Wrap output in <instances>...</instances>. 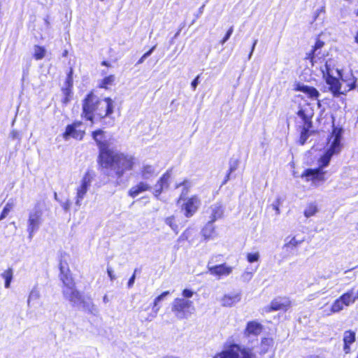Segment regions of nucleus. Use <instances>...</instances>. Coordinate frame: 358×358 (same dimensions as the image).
I'll use <instances>...</instances> for the list:
<instances>
[{
  "instance_id": "obj_3",
  "label": "nucleus",
  "mask_w": 358,
  "mask_h": 358,
  "mask_svg": "<svg viewBox=\"0 0 358 358\" xmlns=\"http://www.w3.org/2000/svg\"><path fill=\"white\" fill-rule=\"evenodd\" d=\"M343 133V130L341 127L333 124L331 131L327 138V148L324 153L320 157L322 162V166H328L332 157L339 155L341 152L343 148L342 143Z\"/></svg>"
},
{
  "instance_id": "obj_12",
  "label": "nucleus",
  "mask_w": 358,
  "mask_h": 358,
  "mask_svg": "<svg viewBox=\"0 0 358 358\" xmlns=\"http://www.w3.org/2000/svg\"><path fill=\"white\" fill-rule=\"evenodd\" d=\"M41 217L42 211L41 210H36L29 213L27 231L30 238H32L34 233L38 229L41 222Z\"/></svg>"
},
{
  "instance_id": "obj_62",
  "label": "nucleus",
  "mask_w": 358,
  "mask_h": 358,
  "mask_svg": "<svg viewBox=\"0 0 358 358\" xmlns=\"http://www.w3.org/2000/svg\"><path fill=\"white\" fill-rule=\"evenodd\" d=\"M31 297H32V294H31V295L29 296V300H28V302H29V301H30V299H31Z\"/></svg>"
},
{
  "instance_id": "obj_7",
  "label": "nucleus",
  "mask_w": 358,
  "mask_h": 358,
  "mask_svg": "<svg viewBox=\"0 0 358 358\" xmlns=\"http://www.w3.org/2000/svg\"><path fill=\"white\" fill-rule=\"evenodd\" d=\"M318 166L314 169H306L301 174V177L306 182H311L313 184L323 182L326 180V171L323 169L327 166H322L320 158L318 159Z\"/></svg>"
},
{
  "instance_id": "obj_44",
  "label": "nucleus",
  "mask_w": 358,
  "mask_h": 358,
  "mask_svg": "<svg viewBox=\"0 0 358 358\" xmlns=\"http://www.w3.org/2000/svg\"><path fill=\"white\" fill-rule=\"evenodd\" d=\"M272 344V339L268 338H263L261 341V345L265 346H270Z\"/></svg>"
},
{
  "instance_id": "obj_21",
  "label": "nucleus",
  "mask_w": 358,
  "mask_h": 358,
  "mask_svg": "<svg viewBox=\"0 0 358 358\" xmlns=\"http://www.w3.org/2000/svg\"><path fill=\"white\" fill-rule=\"evenodd\" d=\"M263 330V326L258 322L249 321L245 326L243 331L244 336L245 337H250V336H258L261 334Z\"/></svg>"
},
{
  "instance_id": "obj_49",
  "label": "nucleus",
  "mask_w": 358,
  "mask_h": 358,
  "mask_svg": "<svg viewBox=\"0 0 358 358\" xmlns=\"http://www.w3.org/2000/svg\"><path fill=\"white\" fill-rule=\"evenodd\" d=\"M70 206H71V202H69V201H66L65 203H64L62 204V207H63V208H64L65 210H69Z\"/></svg>"
},
{
  "instance_id": "obj_22",
  "label": "nucleus",
  "mask_w": 358,
  "mask_h": 358,
  "mask_svg": "<svg viewBox=\"0 0 358 358\" xmlns=\"http://www.w3.org/2000/svg\"><path fill=\"white\" fill-rule=\"evenodd\" d=\"M292 303L291 301L287 299L284 302H280L277 299H273L269 306L267 307V312H273L277 310H284L287 311L291 307Z\"/></svg>"
},
{
  "instance_id": "obj_11",
  "label": "nucleus",
  "mask_w": 358,
  "mask_h": 358,
  "mask_svg": "<svg viewBox=\"0 0 358 358\" xmlns=\"http://www.w3.org/2000/svg\"><path fill=\"white\" fill-rule=\"evenodd\" d=\"M201 201L197 195H192L187 199L182 205V210L186 217H192L198 210Z\"/></svg>"
},
{
  "instance_id": "obj_31",
  "label": "nucleus",
  "mask_w": 358,
  "mask_h": 358,
  "mask_svg": "<svg viewBox=\"0 0 358 358\" xmlns=\"http://www.w3.org/2000/svg\"><path fill=\"white\" fill-rule=\"evenodd\" d=\"M195 236L194 234V229L189 227H187L178 237L177 241L178 243L187 241L192 242L194 240Z\"/></svg>"
},
{
  "instance_id": "obj_28",
  "label": "nucleus",
  "mask_w": 358,
  "mask_h": 358,
  "mask_svg": "<svg viewBox=\"0 0 358 358\" xmlns=\"http://www.w3.org/2000/svg\"><path fill=\"white\" fill-rule=\"evenodd\" d=\"M115 79L116 78L114 74L108 75L99 82L97 88L109 90L110 87L115 85Z\"/></svg>"
},
{
  "instance_id": "obj_30",
  "label": "nucleus",
  "mask_w": 358,
  "mask_h": 358,
  "mask_svg": "<svg viewBox=\"0 0 358 358\" xmlns=\"http://www.w3.org/2000/svg\"><path fill=\"white\" fill-rule=\"evenodd\" d=\"M239 294H225L221 299L222 305L226 307H231L240 301Z\"/></svg>"
},
{
  "instance_id": "obj_20",
  "label": "nucleus",
  "mask_w": 358,
  "mask_h": 358,
  "mask_svg": "<svg viewBox=\"0 0 358 358\" xmlns=\"http://www.w3.org/2000/svg\"><path fill=\"white\" fill-rule=\"evenodd\" d=\"M326 83L334 96H338L343 94L341 91L342 84L338 78L328 73L326 76Z\"/></svg>"
},
{
  "instance_id": "obj_46",
  "label": "nucleus",
  "mask_w": 358,
  "mask_h": 358,
  "mask_svg": "<svg viewBox=\"0 0 358 358\" xmlns=\"http://www.w3.org/2000/svg\"><path fill=\"white\" fill-rule=\"evenodd\" d=\"M199 75L197 76L191 83L192 87L194 90H195L197 87V85L199 83Z\"/></svg>"
},
{
  "instance_id": "obj_36",
  "label": "nucleus",
  "mask_w": 358,
  "mask_h": 358,
  "mask_svg": "<svg viewBox=\"0 0 358 358\" xmlns=\"http://www.w3.org/2000/svg\"><path fill=\"white\" fill-rule=\"evenodd\" d=\"M155 171L151 165H145L141 171V176L143 178L147 179L150 176L154 175Z\"/></svg>"
},
{
  "instance_id": "obj_8",
  "label": "nucleus",
  "mask_w": 358,
  "mask_h": 358,
  "mask_svg": "<svg viewBox=\"0 0 358 358\" xmlns=\"http://www.w3.org/2000/svg\"><path fill=\"white\" fill-rule=\"evenodd\" d=\"M83 122L75 120L66 126L62 136L64 140L68 141L71 138L76 141H82L85 136V130L82 128Z\"/></svg>"
},
{
  "instance_id": "obj_17",
  "label": "nucleus",
  "mask_w": 358,
  "mask_h": 358,
  "mask_svg": "<svg viewBox=\"0 0 358 358\" xmlns=\"http://www.w3.org/2000/svg\"><path fill=\"white\" fill-rule=\"evenodd\" d=\"M294 90L295 92H301L304 93L308 99L312 100H318L320 95L319 91L315 87L305 85L300 83L294 84Z\"/></svg>"
},
{
  "instance_id": "obj_50",
  "label": "nucleus",
  "mask_w": 358,
  "mask_h": 358,
  "mask_svg": "<svg viewBox=\"0 0 358 358\" xmlns=\"http://www.w3.org/2000/svg\"><path fill=\"white\" fill-rule=\"evenodd\" d=\"M231 174V173H230L229 172L227 171V173L226 174L224 180L222 182V185H224L228 182V180L230 179Z\"/></svg>"
},
{
  "instance_id": "obj_37",
  "label": "nucleus",
  "mask_w": 358,
  "mask_h": 358,
  "mask_svg": "<svg viewBox=\"0 0 358 358\" xmlns=\"http://www.w3.org/2000/svg\"><path fill=\"white\" fill-rule=\"evenodd\" d=\"M317 212V206L314 203H310L308 204L306 208L305 209L303 213L305 217H310L316 214Z\"/></svg>"
},
{
  "instance_id": "obj_4",
  "label": "nucleus",
  "mask_w": 358,
  "mask_h": 358,
  "mask_svg": "<svg viewBox=\"0 0 358 358\" xmlns=\"http://www.w3.org/2000/svg\"><path fill=\"white\" fill-rule=\"evenodd\" d=\"M296 114L302 121L300 141L301 144H304L310 134V129L313 127L314 110L309 104H307L306 107L300 108Z\"/></svg>"
},
{
  "instance_id": "obj_13",
  "label": "nucleus",
  "mask_w": 358,
  "mask_h": 358,
  "mask_svg": "<svg viewBox=\"0 0 358 358\" xmlns=\"http://www.w3.org/2000/svg\"><path fill=\"white\" fill-rule=\"evenodd\" d=\"M324 42L317 38L311 50L306 54L305 59L308 60L311 66H314L317 59H321L324 54L321 52V49L324 47Z\"/></svg>"
},
{
  "instance_id": "obj_64",
  "label": "nucleus",
  "mask_w": 358,
  "mask_h": 358,
  "mask_svg": "<svg viewBox=\"0 0 358 358\" xmlns=\"http://www.w3.org/2000/svg\"><path fill=\"white\" fill-rule=\"evenodd\" d=\"M357 229H358V222H357Z\"/></svg>"
},
{
  "instance_id": "obj_58",
  "label": "nucleus",
  "mask_w": 358,
  "mask_h": 358,
  "mask_svg": "<svg viewBox=\"0 0 358 358\" xmlns=\"http://www.w3.org/2000/svg\"><path fill=\"white\" fill-rule=\"evenodd\" d=\"M68 54H69L68 50H64V52H62V57H67Z\"/></svg>"
},
{
  "instance_id": "obj_53",
  "label": "nucleus",
  "mask_w": 358,
  "mask_h": 358,
  "mask_svg": "<svg viewBox=\"0 0 358 358\" xmlns=\"http://www.w3.org/2000/svg\"><path fill=\"white\" fill-rule=\"evenodd\" d=\"M11 136L13 138H18V134L17 132L15 131H13L11 132Z\"/></svg>"
},
{
  "instance_id": "obj_54",
  "label": "nucleus",
  "mask_w": 358,
  "mask_h": 358,
  "mask_svg": "<svg viewBox=\"0 0 358 358\" xmlns=\"http://www.w3.org/2000/svg\"><path fill=\"white\" fill-rule=\"evenodd\" d=\"M303 358H321V357L319 355H310L306 356Z\"/></svg>"
},
{
  "instance_id": "obj_55",
  "label": "nucleus",
  "mask_w": 358,
  "mask_h": 358,
  "mask_svg": "<svg viewBox=\"0 0 358 358\" xmlns=\"http://www.w3.org/2000/svg\"><path fill=\"white\" fill-rule=\"evenodd\" d=\"M145 58L146 57H144V55H143L141 56V57L138 59V61L137 62V64H140L143 63Z\"/></svg>"
},
{
  "instance_id": "obj_56",
  "label": "nucleus",
  "mask_w": 358,
  "mask_h": 358,
  "mask_svg": "<svg viewBox=\"0 0 358 358\" xmlns=\"http://www.w3.org/2000/svg\"><path fill=\"white\" fill-rule=\"evenodd\" d=\"M252 273L249 272H245L243 273V276H248L250 278L252 277Z\"/></svg>"
},
{
  "instance_id": "obj_38",
  "label": "nucleus",
  "mask_w": 358,
  "mask_h": 358,
  "mask_svg": "<svg viewBox=\"0 0 358 358\" xmlns=\"http://www.w3.org/2000/svg\"><path fill=\"white\" fill-rule=\"evenodd\" d=\"M45 49L43 46L35 45L34 47V53L33 57L36 60H40L45 57Z\"/></svg>"
},
{
  "instance_id": "obj_33",
  "label": "nucleus",
  "mask_w": 358,
  "mask_h": 358,
  "mask_svg": "<svg viewBox=\"0 0 358 358\" xmlns=\"http://www.w3.org/2000/svg\"><path fill=\"white\" fill-rule=\"evenodd\" d=\"M62 92L63 93L64 97L62 99V103L67 104L70 102L72 97L73 94V87H64L62 88Z\"/></svg>"
},
{
  "instance_id": "obj_18",
  "label": "nucleus",
  "mask_w": 358,
  "mask_h": 358,
  "mask_svg": "<svg viewBox=\"0 0 358 358\" xmlns=\"http://www.w3.org/2000/svg\"><path fill=\"white\" fill-rule=\"evenodd\" d=\"M303 238L297 239L296 236H288L285 238L282 248L288 254L294 255L296 252L297 248L303 243Z\"/></svg>"
},
{
  "instance_id": "obj_42",
  "label": "nucleus",
  "mask_w": 358,
  "mask_h": 358,
  "mask_svg": "<svg viewBox=\"0 0 358 358\" xmlns=\"http://www.w3.org/2000/svg\"><path fill=\"white\" fill-rule=\"evenodd\" d=\"M234 31V27L231 26L228 30L227 31V33L225 34L224 36L222 38V39L220 41L221 44H224L231 36Z\"/></svg>"
},
{
  "instance_id": "obj_15",
  "label": "nucleus",
  "mask_w": 358,
  "mask_h": 358,
  "mask_svg": "<svg viewBox=\"0 0 358 358\" xmlns=\"http://www.w3.org/2000/svg\"><path fill=\"white\" fill-rule=\"evenodd\" d=\"M65 288L63 290V294L73 303H84V299L81 293L76 289V284L73 281V285H63Z\"/></svg>"
},
{
  "instance_id": "obj_16",
  "label": "nucleus",
  "mask_w": 358,
  "mask_h": 358,
  "mask_svg": "<svg viewBox=\"0 0 358 358\" xmlns=\"http://www.w3.org/2000/svg\"><path fill=\"white\" fill-rule=\"evenodd\" d=\"M93 179V173L90 171H87L85 172L84 176L82 178L81 184L80 187L77 189L76 192V199L77 203L79 202V200L83 199L85 196V194L87 192V189L90 185L92 180Z\"/></svg>"
},
{
  "instance_id": "obj_45",
  "label": "nucleus",
  "mask_w": 358,
  "mask_h": 358,
  "mask_svg": "<svg viewBox=\"0 0 358 358\" xmlns=\"http://www.w3.org/2000/svg\"><path fill=\"white\" fill-rule=\"evenodd\" d=\"M237 168H238V162L237 161H234L233 162V164H230L229 169L228 170V172L231 173L232 172L236 171L237 169Z\"/></svg>"
},
{
  "instance_id": "obj_41",
  "label": "nucleus",
  "mask_w": 358,
  "mask_h": 358,
  "mask_svg": "<svg viewBox=\"0 0 358 358\" xmlns=\"http://www.w3.org/2000/svg\"><path fill=\"white\" fill-rule=\"evenodd\" d=\"M259 259V255L258 252L248 253L246 255V259L250 263L257 262Z\"/></svg>"
},
{
  "instance_id": "obj_39",
  "label": "nucleus",
  "mask_w": 358,
  "mask_h": 358,
  "mask_svg": "<svg viewBox=\"0 0 358 358\" xmlns=\"http://www.w3.org/2000/svg\"><path fill=\"white\" fill-rule=\"evenodd\" d=\"M14 203L13 201H8L3 207L1 213H0V221L6 218L9 213L13 210Z\"/></svg>"
},
{
  "instance_id": "obj_63",
  "label": "nucleus",
  "mask_w": 358,
  "mask_h": 358,
  "mask_svg": "<svg viewBox=\"0 0 358 358\" xmlns=\"http://www.w3.org/2000/svg\"><path fill=\"white\" fill-rule=\"evenodd\" d=\"M269 358H273V356H271Z\"/></svg>"
},
{
  "instance_id": "obj_52",
  "label": "nucleus",
  "mask_w": 358,
  "mask_h": 358,
  "mask_svg": "<svg viewBox=\"0 0 358 358\" xmlns=\"http://www.w3.org/2000/svg\"><path fill=\"white\" fill-rule=\"evenodd\" d=\"M257 43V39L254 40V41H253V43H252V45L251 51H250V55L252 53V52H253V50H254V49H255V45H256Z\"/></svg>"
},
{
  "instance_id": "obj_32",
  "label": "nucleus",
  "mask_w": 358,
  "mask_h": 358,
  "mask_svg": "<svg viewBox=\"0 0 358 358\" xmlns=\"http://www.w3.org/2000/svg\"><path fill=\"white\" fill-rule=\"evenodd\" d=\"M165 223L176 234H178L180 231V227L174 215H171L165 218Z\"/></svg>"
},
{
  "instance_id": "obj_10",
  "label": "nucleus",
  "mask_w": 358,
  "mask_h": 358,
  "mask_svg": "<svg viewBox=\"0 0 358 358\" xmlns=\"http://www.w3.org/2000/svg\"><path fill=\"white\" fill-rule=\"evenodd\" d=\"M210 262L208 263V272L217 279L227 277L233 272L234 268L227 265L226 263L212 266L210 265Z\"/></svg>"
},
{
  "instance_id": "obj_51",
  "label": "nucleus",
  "mask_w": 358,
  "mask_h": 358,
  "mask_svg": "<svg viewBox=\"0 0 358 358\" xmlns=\"http://www.w3.org/2000/svg\"><path fill=\"white\" fill-rule=\"evenodd\" d=\"M101 64V66H106V67H108V68H110L111 66L110 63L109 62H108V61H106V60L102 61Z\"/></svg>"
},
{
  "instance_id": "obj_1",
  "label": "nucleus",
  "mask_w": 358,
  "mask_h": 358,
  "mask_svg": "<svg viewBox=\"0 0 358 358\" xmlns=\"http://www.w3.org/2000/svg\"><path fill=\"white\" fill-rule=\"evenodd\" d=\"M97 164L100 169L113 171L117 178L134 169L135 159L133 156L115 151L110 145L99 149Z\"/></svg>"
},
{
  "instance_id": "obj_5",
  "label": "nucleus",
  "mask_w": 358,
  "mask_h": 358,
  "mask_svg": "<svg viewBox=\"0 0 358 358\" xmlns=\"http://www.w3.org/2000/svg\"><path fill=\"white\" fill-rule=\"evenodd\" d=\"M213 358H255L251 348L241 347L236 343H230L223 350L215 354Z\"/></svg>"
},
{
  "instance_id": "obj_2",
  "label": "nucleus",
  "mask_w": 358,
  "mask_h": 358,
  "mask_svg": "<svg viewBox=\"0 0 358 358\" xmlns=\"http://www.w3.org/2000/svg\"><path fill=\"white\" fill-rule=\"evenodd\" d=\"M83 120L94 122V119L103 120L109 117L114 112V101L108 96L100 98L94 90H90L82 100Z\"/></svg>"
},
{
  "instance_id": "obj_60",
  "label": "nucleus",
  "mask_w": 358,
  "mask_h": 358,
  "mask_svg": "<svg viewBox=\"0 0 358 358\" xmlns=\"http://www.w3.org/2000/svg\"><path fill=\"white\" fill-rule=\"evenodd\" d=\"M274 208L278 211V213H279V209L278 206H275Z\"/></svg>"
},
{
  "instance_id": "obj_59",
  "label": "nucleus",
  "mask_w": 358,
  "mask_h": 358,
  "mask_svg": "<svg viewBox=\"0 0 358 358\" xmlns=\"http://www.w3.org/2000/svg\"><path fill=\"white\" fill-rule=\"evenodd\" d=\"M185 181H183L182 182H180V184L177 185L176 186V188H178V187H179L180 186L185 185Z\"/></svg>"
},
{
  "instance_id": "obj_9",
  "label": "nucleus",
  "mask_w": 358,
  "mask_h": 358,
  "mask_svg": "<svg viewBox=\"0 0 358 358\" xmlns=\"http://www.w3.org/2000/svg\"><path fill=\"white\" fill-rule=\"evenodd\" d=\"M352 298L347 292L342 294L338 298L335 299L331 305L329 313L327 315L338 313L342 311L345 307H348L353 304Z\"/></svg>"
},
{
  "instance_id": "obj_27",
  "label": "nucleus",
  "mask_w": 358,
  "mask_h": 358,
  "mask_svg": "<svg viewBox=\"0 0 358 358\" xmlns=\"http://www.w3.org/2000/svg\"><path fill=\"white\" fill-rule=\"evenodd\" d=\"M224 215V206L220 204H216L211 207V215L208 224H213L216 220L222 217Z\"/></svg>"
},
{
  "instance_id": "obj_24",
  "label": "nucleus",
  "mask_w": 358,
  "mask_h": 358,
  "mask_svg": "<svg viewBox=\"0 0 358 358\" xmlns=\"http://www.w3.org/2000/svg\"><path fill=\"white\" fill-rule=\"evenodd\" d=\"M356 341L355 332L352 330H346L343 334V350L346 354L350 352L351 345Z\"/></svg>"
},
{
  "instance_id": "obj_57",
  "label": "nucleus",
  "mask_w": 358,
  "mask_h": 358,
  "mask_svg": "<svg viewBox=\"0 0 358 358\" xmlns=\"http://www.w3.org/2000/svg\"><path fill=\"white\" fill-rule=\"evenodd\" d=\"M107 272H108V274L109 277L110 278V279L113 280V277L112 275V271L110 269L108 268Z\"/></svg>"
},
{
  "instance_id": "obj_14",
  "label": "nucleus",
  "mask_w": 358,
  "mask_h": 358,
  "mask_svg": "<svg viewBox=\"0 0 358 358\" xmlns=\"http://www.w3.org/2000/svg\"><path fill=\"white\" fill-rule=\"evenodd\" d=\"M171 178V171L170 170H167L165 173H164L159 179L157 180L155 185V189L153 192V194L155 197L157 199L159 198V196L162 193L164 189L169 188L170 185V180Z\"/></svg>"
},
{
  "instance_id": "obj_19",
  "label": "nucleus",
  "mask_w": 358,
  "mask_h": 358,
  "mask_svg": "<svg viewBox=\"0 0 358 358\" xmlns=\"http://www.w3.org/2000/svg\"><path fill=\"white\" fill-rule=\"evenodd\" d=\"M59 268L60 271L59 278L63 285H73V278L70 273L68 263L64 260H60Z\"/></svg>"
},
{
  "instance_id": "obj_40",
  "label": "nucleus",
  "mask_w": 358,
  "mask_h": 358,
  "mask_svg": "<svg viewBox=\"0 0 358 358\" xmlns=\"http://www.w3.org/2000/svg\"><path fill=\"white\" fill-rule=\"evenodd\" d=\"M73 69L72 67H70L69 69L66 78L64 82V87H73Z\"/></svg>"
},
{
  "instance_id": "obj_26",
  "label": "nucleus",
  "mask_w": 358,
  "mask_h": 358,
  "mask_svg": "<svg viewBox=\"0 0 358 358\" xmlns=\"http://www.w3.org/2000/svg\"><path fill=\"white\" fill-rule=\"evenodd\" d=\"M169 291H164L162 294H160L159 296H157L152 303V313L145 318L146 320H152L154 317H155L157 315V313L159 310V307L158 306V303L162 300L165 296L170 294Z\"/></svg>"
},
{
  "instance_id": "obj_34",
  "label": "nucleus",
  "mask_w": 358,
  "mask_h": 358,
  "mask_svg": "<svg viewBox=\"0 0 358 358\" xmlns=\"http://www.w3.org/2000/svg\"><path fill=\"white\" fill-rule=\"evenodd\" d=\"M2 278L5 280V287L8 288L13 277V271L11 268H8L1 273Z\"/></svg>"
},
{
  "instance_id": "obj_48",
  "label": "nucleus",
  "mask_w": 358,
  "mask_h": 358,
  "mask_svg": "<svg viewBox=\"0 0 358 358\" xmlns=\"http://www.w3.org/2000/svg\"><path fill=\"white\" fill-rule=\"evenodd\" d=\"M156 48V45H153L148 51L143 54L144 57H148L151 55V53L154 51Z\"/></svg>"
},
{
  "instance_id": "obj_6",
  "label": "nucleus",
  "mask_w": 358,
  "mask_h": 358,
  "mask_svg": "<svg viewBox=\"0 0 358 358\" xmlns=\"http://www.w3.org/2000/svg\"><path fill=\"white\" fill-rule=\"evenodd\" d=\"M193 309V301L184 298H176L171 304V310L178 319L187 318Z\"/></svg>"
},
{
  "instance_id": "obj_35",
  "label": "nucleus",
  "mask_w": 358,
  "mask_h": 358,
  "mask_svg": "<svg viewBox=\"0 0 358 358\" xmlns=\"http://www.w3.org/2000/svg\"><path fill=\"white\" fill-rule=\"evenodd\" d=\"M215 228L210 225H206L202 229V236L205 240H209L214 237Z\"/></svg>"
},
{
  "instance_id": "obj_29",
  "label": "nucleus",
  "mask_w": 358,
  "mask_h": 358,
  "mask_svg": "<svg viewBox=\"0 0 358 358\" xmlns=\"http://www.w3.org/2000/svg\"><path fill=\"white\" fill-rule=\"evenodd\" d=\"M356 78L353 76L352 74L349 77L342 78L341 84L342 87L343 89V90L342 91V92H343V94L355 89L356 86Z\"/></svg>"
},
{
  "instance_id": "obj_47",
  "label": "nucleus",
  "mask_w": 358,
  "mask_h": 358,
  "mask_svg": "<svg viewBox=\"0 0 358 358\" xmlns=\"http://www.w3.org/2000/svg\"><path fill=\"white\" fill-rule=\"evenodd\" d=\"M136 271V269H135L134 274L131 276V278L129 279L128 281V287H131L133 286L134 280H135V273Z\"/></svg>"
},
{
  "instance_id": "obj_43",
  "label": "nucleus",
  "mask_w": 358,
  "mask_h": 358,
  "mask_svg": "<svg viewBox=\"0 0 358 358\" xmlns=\"http://www.w3.org/2000/svg\"><path fill=\"white\" fill-rule=\"evenodd\" d=\"M193 294H194L193 291H192L191 289H184L182 291V295L183 298L185 299H188L192 297Z\"/></svg>"
},
{
  "instance_id": "obj_61",
  "label": "nucleus",
  "mask_w": 358,
  "mask_h": 358,
  "mask_svg": "<svg viewBox=\"0 0 358 358\" xmlns=\"http://www.w3.org/2000/svg\"><path fill=\"white\" fill-rule=\"evenodd\" d=\"M356 16H358V9L355 11Z\"/></svg>"
},
{
  "instance_id": "obj_23",
  "label": "nucleus",
  "mask_w": 358,
  "mask_h": 358,
  "mask_svg": "<svg viewBox=\"0 0 358 358\" xmlns=\"http://www.w3.org/2000/svg\"><path fill=\"white\" fill-rule=\"evenodd\" d=\"M99 149L110 145L108 141L104 140L105 131L101 129H97L91 134Z\"/></svg>"
},
{
  "instance_id": "obj_25",
  "label": "nucleus",
  "mask_w": 358,
  "mask_h": 358,
  "mask_svg": "<svg viewBox=\"0 0 358 358\" xmlns=\"http://www.w3.org/2000/svg\"><path fill=\"white\" fill-rule=\"evenodd\" d=\"M151 186L146 182H139L136 185L131 187L128 191V195L131 198L136 197L141 193L150 191Z\"/></svg>"
}]
</instances>
